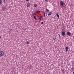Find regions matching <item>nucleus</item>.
Returning a JSON list of instances; mask_svg holds the SVG:
<instances>
[{"label": "nucleus", "mask_w": 74, "mask_h": 74, "mask_svg": "<svg viewBox=\"0 0 74 74\" xmlns=\"http://www.w3.org/2000/svg\"><path fill=\"white\" fill-rule=\"evenodd\" d=\"M41 24H42H42H44V22H42L41 23Z\"/></svg>", "instance_id": "22"}, {"label": "nucleus", "mask_w": 74, "mask_h": 74, "mask_svg": "<svg viewBox=\"0 0 74 74\" xmlns=\"http://www.w3.org/2000/svg\"><path fill=\"white\" fill-rule=\"evenodd\" d=\"M2 10L4 11L5 10V8H2Z\"/></svg>", "instance_id": "18"}, {"label": "nucleus", "mask_w": 74, "mask_h": 74, "mask_svg": "<svg viewBox=\"0 0 74 74\" xmlns=\"http://www.w3.org/2000/svg\"><path fill=\"white\" fill-rule=\"evenodd\" d=\"M42 16H41L40 17V18H39V19H40V21H41V18H42Z\"/></svg>", "instance_id": "14"}, {"label": "nucleus", "mask_w": 74, "mask_h": 74, "mask_svg": "<svg viewBox=\"0 0 74 74\" xmlns=\"http://www.w3.org/2000/svg\"><path fill=\"white\" fill-rule=\"evenodd\" d=\"M60 5L61 6H64L65 4V3L63 1H61L60 2Z\"/></svg>", "instance_id": "2"}, {"label": "nucleus", "mask_w": 74, "mask_h": 74, "mask_svg": "<svg viewBox=\"0 0 74 74\" xmlns=\"http://www.w3.org/2000/svg\"><path fill=\"white\" fill-rule=\"evenodd\" d=\"M34 15H36V13H35V14H34Z\"/></svg>", "instance_id": "25"}, {"label": "nucleus", "mask_w": 74, "mask_h": 74, "mask_svg": "<svg viewBox=\"0 0 74 74\" xmlns=\"http://www.w3.org/2000/svg\"><path fill=\"white\" fill-rule=\"evenodd\" d=\"M62 71L63 72L64 71H63V70H62Z\"/></svg>", "instance_id": "28"}, {"label": "nucleus", "mask_w": 74, "mask_h": 74, "mask_svg": "<svg viewBox=\"0 0 74 74\" xmlns=\"http://www.w3.org/2000/svg\"><path fill=\"white\" fill-rule=\"evenodd\" d=\"M36 12L37 13H40V12H41L40 11H36Z\"/></svg>", "instance_id": "11"}, {"label": "nucleus", "mask_w": 74, "mask_h": 74, "mask_svg": "<svg viewBox=\"0 0 74 74\" xmlns=\"http://www.w3.org/2000/svg\"><path fill=\"white\" fill-rule=\"evenodd\" d=\"M61 34L62 36H65V32H62Z\"/></svg>", "instance_id": "4"}, {"label": "nucleus", "mask_w": 74, "mask_h": 74, "mask_svg": "<svg viewBox=\"0 0 74 74\" xmlns=\"http://www.w3.org/2000/svg\"><path fill=\"white\" fill-rule=\"evenodd\" d=\"M2 3H3V2L2 1L0 0V5H1V4Z\"/></svg>", "instance_id": "10"}, {"label": "nucleus", "mask_w": 74, "mask_h": 74, "mask_svg": "<svg viewBox=\"0 0 74 74\" xmlns=\"http://www.w3.org/2000/svg\"><path fill=\"white\" fill-rule=\"evenodd\" d=\"M4 51H0V57L4 56Z\"/></svg>", "instance_id": "1"}, {"label": "nucleus", "mask_w": 74, "mask_h": 74, "mask_svg": "<svg viewBox=\"0 0 74 74\" xmlns=\"http://www.w3.org/2000/svg\"><path fill=\"white\" fill-rule=\"evenodd\" d=\"M34 18L35 20H37V18H36V16H34Z\"/></svg>", "instance_id": "12"}, {"label": "nucleus", "mask_w": 74, "mask_h": 74, "mask_svg": "<svg viewBox=\"0 0 74 74\" xmlns=\"http://www.w3.org/2000/svg\"><path fill=\"white\" fill-rule=\"evenodd\" d=\"M43 16H44V17H45V13L44 14H43Z\"/></svg>", "instance_id": "20"}, {"label": "nucleus", "mask_w": 74, "mask_h": 74, "mask_svg": "<svg viewBox=\"0 0 74 74\" xmlns=\"http://www.w3.org/2000/svg\"><path fill=\"white\" fill-rule=\"evenodd\" d=\"M4 2H5V0H3Z\"/></svg>", "instance_id": "23"}, {"label": "nucleus", "mask_w": 74, "mask_h": 74, "mask_svg": "<svg viewBox=\"0 0 74 74\" xmlns=\"http://www.w3.org/2000/svg\"><path fill=\"white\" fill-rule=\"evenodd\" d=\"M45 1H46V2H48V0H45Z\"/></svg>", "instance_id": "21"}, {"label": "nucleus", "mask_w": 74, "mask_h": 74, "mask_svg": "<svg viewBox=\"0 0 74 74\" xmlns=\"http://www.w3.org/2000/svg\"><path fill=\"white\" fill-rule=\"evenodd\" d=\"M41 12L42 14H45V12L43 11H42Z\"/></svg>", "instance_id": "13"}, {"label": "nucleus", "mask_w": 74, "mask_h": 74, "mask_svg": "<svg viewBox=\"0 0 74 74\" xmlns=\"http://www.w3.org/2000/svg\"><path fill=\"white\" fill-rule=\"evenodd\" d=\"M73 74H74V72L73 73Z\"/></svg>", "instance_id": "27"}, {"label": "nucleus", "mask_w": 74, "mask_h": 74, "mask_svg": "<svg viewBox=\"0 0 74 74\" xmlns=\"http://www.w3.org/2000/svg\"><path fill=\"white\" fill-rule=\"evenodd\" d=\"M46 11L47 12H49V10L48 9H46Z\"/></svg>", "instance_id": "9"}, {"label": "nucleus", "mask_w": 74, "mask_h": 74, "mask_svg": "<svg viewBox=\"0 0 74 74\" xmlns=\"http://www.w3.org/2000/svg\"><path fill=\"white\" fill-rule=\"evenodd\" d=\"M59 36H60V35H59Z\"/></svg>", "instance_id": "30"}, {"label": "nucleus", "mask_w": 74, "mask_h": 74, "mask_svg": "<svg viewBox=\"0 0 74 74\" xmlns=\"http://www.w3.org/2000/svg\"><path fill=\"white\" fill-rule=\"evenodd\" d=\"M30 3L29 2H28L27 4V7H29L30 6Z\"/></svg>", "instance_id": "5"}, {"label": "nucleus", "mask_w": 74, "mask_h": 74, "mask_svg": "<svg viewBox=\"0 0 74 74\" xmlns=\"http://www.w3.org/2000/svg\"><path fill=\"white\" fill-rule=\"evenodd\" d=\"M68 49H69V47H66L65 48V50L66 51V52H67L68 51Z\"/></svg>", "instance_id": "7"}, {"label": "nucleus", "mask_w": 74, "mask_h": 74, "mask_svg": "<svg viewBox=\"0 0 74 74\" xmlns=\"http://www.w3.org/2000/svg\"><path fill=\"white\" fill-rule=\"evenodd\" d=\"M34 14H35V13H33L32 14V15L33 16V15H34Z\"/></svg>", "instance_id": "17"}, {"label": "nucleus", "mask_w": 74, "mask_h": 74, "mask_svg": "<svg viewBox=\"0 0 74 74\" xmlns=\"http://www.w3.org/2000/svg\"><path fill=\"white\" fill-rule=\"evenodd\" d=\"M29 44V42L27 41L26 42V44L28 45V44Z\"/></svg>", "instance_id": "15"}, {"label": "nucleus", "mask_w": 74, "mask_h": 74, "mask_svg": "<svg viewBox=\"0 0 74 74\" xmlns=\"http://www.w3.org/2000/svg\"><path fill=\"white\" fill-rule=\"evenodd\" d=\"M1 38V36H0V39Z\"/></svg>", "instance_id": "24"}, {"label": "nucleus", "mask_w": 74, "mask_h": 74, "mask_svg": "<svg viewBox=\"0 0 74 74\" xmlns=\"http://www.w3.org/2000/svg\"><path fill=\"white\" fill-rule=\"evenodd\" d=\"M26 1H29V0H26Z\"/></svg>", "instance_id": "26"}, {"label": "nucleus", "mask_w": 74, "mask_h": 74, "mask_svg": "<svg viewBox=\"0 0 74 74\" xmlns=\"http://www.w3.org/2000/svg\"><path fill=\"white\" fill-rule=\"evenodd\" d=\"M67 34L68 36H71V33L69 32H68L67 33Z\"/></svg>", "instance_id": "3"}, {"label": "nucleus", "mask_w": 74, "mask_h": 74, "mask_svg": "<svg viewBox=\"0 0 74 74\" xmlns=\"http://www.w3.org/2000/svg\"><path fill=\"white\" fill-rule=\"evenodd\" d=\"M56 16L58 18H59V15L58 14H56Z\"/></svg>", "instance_id": "16"}, {"label": "nucleus", "mask_w": 74, "mask_h": 74, "mask_svg": "<svg viewBox=\"0 0 74 74\" xmlns=\"http://www.w3.org/2000/svg\"><path fill=\"white\" fill-rule=\"evenodd\" d=\"M6 0V1H7L8 0Z\"/></svg>", "instance_id": "29"}, {"label": "nucleus", "mask_w": 74, "mask_h": 74, "mask_svg": "<svg viewBox=\"0 0 74 74\" xmlns=\"http://www.w3.org/2000/svg\"><path fill=\"white\" fill-rule=\"evenodd\" d=\"M52 14V11H51V12H50L49 14H48V16H50V15H51V14Z\"/></svg>", "instance_id": "6"}, {"label": "nucleus", "mask_w": 74, "mask_h": 74, "mask_svg": "<svg viewBox=\"0 0 74 74\" xmlns=\"http://www.w3.org/2000/svg\"><path fill=\"white\" fill-rule=\"evenodd\" d=\"M37 7V4H35L34 5V8H36V7Z\"/></svg>", "instance_id": "8"}, {"label": "nucleus", "mask_w": 74, "mask_h": 74, "mask_svg": "<svg viewBox=\"0 0 74 74\" xmlns=\"http://www.w3.org/2000/svg\"><path fill=\"white\" fill-rule=\"evenodd\" d=\"M53 40L54 41H56V38H53Z\"/></svg>", "instance_id": "19"}]
</instances>
